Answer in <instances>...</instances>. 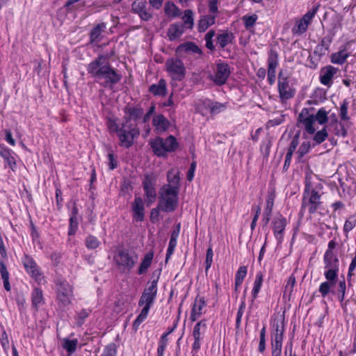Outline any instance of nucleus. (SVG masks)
<instances>
[{
	"mask_svg": "<svg viewBox=\"0 0 356 356\" xmlns=\"http://www.w3.org/2000/svg\"><path fill=\"white\" fill-rule=\"evenodd\" d=\"M277 90L282 103L293 98L296 88L290 84V76L286 70L281 69L278 73Z\"/></svg>",
	"mask_w": 356,
	"mask_h": 356,
	"instance_id": "nucleus-1",
	"label": "nucleus"
},
{
	"mask_svg": "<svg viewBox=\"0 0 356 356\" xmlns=\"http://www.w3.org/2000/svg\"><path fill=\"white\" fill-rule=\"evenodd\" d=\"M151 148L158 156H165L168 152H175L178 147L177 139L169 136L165 139L157 137L150 142Z\"/></svg>",
	"mask_w": 356,
	"mask_h": 356,
	"instance_id": "nucleus-2",
	"label": "nucleus"
},
{
	"mask_svg": "<svg viewBox=\"0 0 356 356\" xmlns=\"http://www.w3.org/2000/svg\"><path fill=\"white\" fill-rule=\"evenodd\" d=\"M179 192L161 188L159 191L158 205L161 211L171 213L175 211L179 202Z\"/></svg>",
	"mask_w": 356,
	"mask_h": 356,
	"instance_id": "nucleus-3",
	"label": "nucleus"
},
{
	"mask_svg": "<svg viewBox=\"0 0 356 356\" xmlns=\"http://www.w3.org/2000/svg\"><path fill=\"white\" fill-rule=\"evenodd\" d=\"M321 195L315 189H310V184H306L301 206V211L307 209L310 214L314 213L321 207Z\"/></svg>",
	"mask_w": 356,
	"mask_h": 356,
	"instance_id": "nucleus-4",
	"label": "nucleus"
},
{
	"mask_svg": "<svg viewBox=\"0 0 356 356\" xmlns=\"http://www.w3.org/2000/svg\"><path fill=\"white\" fill-rule=\"evenodd\" d=\"M140 135L138 124H128L123 122L121 124L118 136L120 140V145L124 148H129L134 143V140Z\"/></svg>",
	"mask_w": 356,
	"mask_h": 356,
	"instance_id": "nucleus-5",
	"label": "nucleus"
},
{
	"mask_svg": "<svg viewBox=\"0 0 356 356\" xmlns=\"http://www.w3.org/2000/svg\"><path fill=\"white\" fill-rule=\"evenodd\" d=\"M324 276L327 280L333 282L337 280L339 270V260L337 254L330 253L324 254L323 256Z\"/></svg>",
	"mask_w": 356,
	"mask_h": 356,
	"instance_id": "nucleus-6",
	"label": "nucleus"
},
{
	"mask_svg": "<svg viewBox=\"0 0 356 356\" xmlns=\"http://www.w3.org/2000/svg\"><path fill=\"white\" fill-rule=\"evenodd\" d=\"M165 69L169 76L175 81H181L186 75V67L178 58H170L165 62Z\"/></svg>",
	"mask_w": 356,
	"mask_h": 356,
	"instance_id": "nucleus-7",
	"label": "nucleus"
},
{
	"mask_svg": "<svg viewBox=\"0 0 356 356\" xmlns=\"http://www.w3.org/2000/svg\"><path fill=\"white\" fill-rule=\"evenodd\" d=\"M318 7V6H314L300 19H296V24L291 29L293 35H300L307 31L309 25L317 13Z\"/></svg>",
	"mask_w": 356,
	"mask_h": 356,
	"instance_id": "nucleus-8",
	"label": "nucleus"
},
{
	"mask_svg": "<svg viewBox=\"0 0 356 356\" xmlns=\"http://www.w3.org/2000/svg\"><path fill=\"white\" fill-rule=\"evenodd\" d=\"M156 297V296L147 294V293H142L138 301V305L144 307L134 322L133 327L135 329H137L138 327L147 318L150 307L154 302Z\"/></svg>",
	"mask_w": 356,
	"mask_h": 356,
	"instance_id": "nucleus-9",
	"label": "nucleus"
},
{
	"mask_svg": "<svg viewBox=\"0 0 356 356\" xmlns=\"http://www.w3.org/2000/svg\"><path fill=\"white\" fill-rule=\"evenodd\" d=\"M356 49V42L354 40L349 41L340 47L339 51L333 53L330 56V60L333 64L343 65L347 58L353 55L354 50Z\"/></svg>",
	"mask_w": 356,
	"mask_h": 356,
	"instance_id": "nucleus-10",
	"label": "nucleus"
},
{
	"mask_svg": "<svg viewBox=\"0 0 356 356\" xmlns=\"http://www.w3.org/2000/svg\"><path fill=\"white\" fill-rule=\"evenodd\" d=\"M122 79V76L106 63L103 66V70L98 74L96 79L98 81L104 80L103 86L104 87L112 88L113 85L118 83Z\"/></svg>",
	"mask_w": 356,
	"mask_h": 356,
	"instance_id": "nucleus-11",
	"label": "nucleus"
},
{
	"mask_svg": "<svg viewBox=\"0 0 356 356\" xmlns=\"http://www.w3.org/2000/svg\"><path fill=\"white\" fill-rule=\"evenodd\" d=\"M137 259L136 255L124 249L119 250L115 256V261L118 266L127 271H129L135 266Z\"/></svg>",
	"mask_w": 356,
	"mask_h": 356,
	"instance_id": "nucleus-12",
	"label": "nucleus"
},
{
	"mask_svg": "<svg viewBox=\"0 0 356 356\" xmlns=\"http://www.w3.org/2000/svg\"><path fill=\"white\" fill-rule=\"evenodd\" d=\"M230 74L229 65L225 62L219 60L216 63L214 74L210 75L209 78L216 85L222 86L227 82Z\"/></svg>",
	"mask_w": 356,
	"mask_h": 356,
	"instance_id": "nucleus-13",
	"label": "nucleus"
},
{
	"mask_svg": "<svg viewBox=\"0 0 356 356\" xmlns=\"http://www.w3.org/2000/svg\"><path fill=\"white\" fill-rule=\"evenodd\" d=\"M142 185L146 197V204L149 206L156 199V179L150 175H145Z\"/></svg>",
	"mask_w": 356,
	"mask_h": 356,
	"instance_id": "nucleus-14",
	"label": "nucleus"
},
{
	"mask_svg": "<svg viewBox=\"0 0 356 356\" xmlns=\"http://www.w3.org/2000/svg\"><path fill=\"white\" fill-rule=\"evenodd\" d=\"M22 263L26 271L35 281L40 282L44 279L39 267L32 257L26 254L22 260Z\"/></svg>",
	"mask_w": 356,
	"mask_h": 356,
	"instance_id": "nucleus-15",
	"label": "nucleus"
},
{
	"mask_svg": "<svg viewBox=\"0 0 356 356\" xmlns=\"http://www.w3.org/2000/svg\"><path fill=\"white\" fill-rule=\"evenodd\" d=\"M132 11L138 14L144 21H149L152 18V10L147 8V2L143 0H136L131 4Z\"/></svg>",
	"mask_w": 356,
	"mask_h": 356,
	"instance_id": "nucleus-16",
	"label": "nucleus"
},
{
	"mask_svg": "<svg viewBox=\"0 0 356 356\" xmlns=\"http://www.w3.org/2000/svg\"><path fill=\"white\" fill-rule=\"evenodd\" d=\"M286 224V219L282 215L274 218L272 221V229L278 243H281L284 238V230Z\"/></svg>",
	"mask_w": 356,
	"mask_h": 356,
	"instance_id": "nucleus-17",
	"label": "nucleus"
},
{
	"mask_svg": "<svg viewBox=\"0 0 356 356\" xmlns=\"http://www.w3.org/2000/svg\"><path fill=\"white\" fill-rule=\"evenodd\" d=\"M56 301L60 309L64 310L67 305V284L65 280L57 279L55 281Z\"/></svg>",
	"mask_w": 356,
	"mask_h": 356,
	"instance_id": "nucleus-18",
	"label": "nucleus"
},
{
	"mask_svg": "<svg viewBox=\"0 0 356 356\" xmlns=\"http://www.w3.org/2000/svg\"><path fill=\"white\" fill-rule=\"evenodd\" d=\"M123 122L128 124H137L136 121L143 116L144 111L140 106H126Z\"/></svg>",
	"mask_w": 356,
	"mask_h": 356,
	"instance_id": "nucleus-19",
	"label": "nucleus"
},
{
	"mask_svg": "<svg viewBox=\"0 0 356 356\" xmlns=\"http://www.w3.org/2000/svg\"><path fill=\"white\" fill-rule=\"evenodd\" d=\"M167 179L168 184L163 186L161 188L166 190H170L172 191H177V192H179L180 188V177L179 170L175 168H171L168 172Z\"/></svg>",
	"mask_w": 356,
	"mask_h": 356,
	"instance_id": "nucleus-20",
	"label": "nucleus"
},
{
	"mask_svg": "<svg viewBox=\"0 0 356 356\" xmlns=\"http://www.w3.org/2000/svg\"><path fill=\"white\" fill-rule=\"evenodd\" d=\"M284 332V318H276L273 319L271 325L270 337L271 341H283Z\"/></svg>",
	"mask_w": 356,
	"mask_h": 356,
	"instance_id": "nucleus-21",
	"label": "nucleus"
},
{
	"mask_svg": "<svg viewBox=\"0 0 356 356\" xmlns=\"http://www.w3.org/2000/svg\"><path fill=\"white\" fill-rule=\"evenodd\" d=\"M338 71L339 70L332 65L323 67L320 72V82L323 85L330 88L332 84V78Z\"/></svg>",
	"mask_w": 356,
	"mask_h": 356,
	"instance_id": "nucleus-22",
	"label": "nucleus"
},
{
	"mask_svg": "<svg viewBox=\"0 0 356 356\" xmlns=\"http://www.w3.org/2000/svg\"><path fill=\"white\" fill-rule=\"evenodd\" d=\"M144 202L140 197H136L132 204L133 218L137 222H142L144 220Z\"/></svg>",
	"mask_w": 356,
	"mask_h": 356,
	"instance_id": "nucleus-23",
	"label": "nucleus"
},
{
	"mask_svg": "<svg viewBox=\"0 0 356 356\" xmlns=\"http://www.w3.org/2000/svg\"><path fill=\"white\" fill-rule=\"evenodd\" d=\"M305 112L306 114L308 113V111L307 108H304L298 117V121L303 124L305 131L309 134H314L315 133V128L314 127V123L315 122V119L314 118V115H309L307 117H305Z\"/></svg>",
	"mask_w": 356,
	"mask_h": 356,
	"instance_id": "nucleus-24",
	"label": "nucleus"
},
{
	"mask_svg": "<svg viewBox=\"0 0 356 356\" xmlns=\"http://www.w3.org/2000/svg\"><path fill=\"white\" fill-rule=\"evenodd\" d=\"M206 306V302L203 297L197 296L193 303V309L191 313L190 319L191 321H195L202 314V309Z\"/></svg>",
	"mask_w": 356,
	"mask_h": 356,
	"instance_id": "nucleus-25",
	"label": "nucleus"
},
{
	"mask_svg": "<svg viewBox=\"0 0 356 356\" xmlns=\"http://www.w3.org/2000/svg\"><path fill=\"white\" fill-rule=\"evenodd\" d=\"M278 65L277 53L271 49L268 58V70L267 75L276 76V68Z\"/></svg>",
	"mask_w": 356,
	"mask_h": 356,
	"instance_id": "nucleus-26",
	"label": "nucleus"
},
{
	"mask_svg": "<svg viewBox=\"0 0 356 356\" xmlns=\"http://www.w3.org/2000/svg\"><path fill=\"white\" fill-rule=\"evenodd\" d=\"M153 126L159 132L165 131L170 126V122L164 115L159 114L155 115L152 120Z\"/></svg>",
	"mask_w": 356,
	"mask_h": 356,
	"instance_id": "nucleus-27",
	"label": "nucleus"
},
{
	"mask_svg": "<svg viewBox=\"0 0 356 356\" xmlns=\"http://www.w3.org/2000/svg\"><path fill=\"white\" fill-rule=\"evenodd\" d=\"M31 302L34 310L38 312L40 306L44 302L42 289L37 287L34 288L31 293Z\"/></svg>",
	"mask_w": 356,
	"mask_h": 356,
	"instance_id": "nucleus-28",
	"label": "nucleus"
},
{
	"mask_svg": "<svg viewBox=\"0 0 356 356\" xmlns=\"http://www.w3.org/2000/svg\"><path fill=\"white\" fill-rule=\"evenodd\" d=\"M103 60H105L104 56H99L88 65V72L95 79H97L98 74L103 70V66L104 65H103V62H102Z\"/></svg>",
	"mask_w": 356,
	"mask_h": 356,
	"instance_id": "nucleus-29",
	"label": "nucleus"
},
{
	"mask_svg": "<svg viewBox=\"0 0 356 356\" xmlns=\"http://www.w3.org/2000/svg\"><path fill=\"white\" fill-rule=\"evenodd\" d=\"M177 52L185 51L191 54H197L202 55L201 49L194 42H188L179 45L176 50Z\"/></svg>",
	"mask_w": 356,
	"mask_h": 356,
	"instance_id": "nucleus-30",
	"label": "nucleus"
},
{
	"mask_svg": "<svg viewBox=\"0 0 356 356\" xmlns=\"http://www.w3.org/2000/svg\"><path fill=\"white\" fill-rule=\"evenodd\" d=\"M184 33V27L181 24L175 23L170 24L168 29V36L170 40H175L179 38Z\"/></svg>",
	"mask_w": 356,
	"mask_h": 356,
	"instance_id": "nucleus-31",
	"label": "nucleus"
},
{
	"mask_svg": "<svg viewBox=\"0 0 356 356\" xmlns=\"http://www.w3.org/2000/svg\"><path fill=\"white\" fill-rule=\"evenodd\" d=\"M106 29V24L102 22L95 26L90 31V39L91 42H99L102 39V34Z\"/></svg>",
	"mask_w": 356,
	"mask_h": 356,
	"instance_id": "nucleus-32",
	"label": "nucleus"
},
{
	"mask_svg": "<svg viewBox=\"0 0 356 356\" xmlns=\"http://www.w3.org/2000/svg\"><path fill=\"white\" fill-rule=\"evenodd\" d=\"M216 16L207 15L201 17L198 22V31L204 32L210 26L215 23Z\"/></svg>",
	"mask_w": 356,
	"mask_h": 356,
	"instance_id": "nucleus-33",
	"label": "nucleus"
},
{
	"mask_svg": "<svg viewBox=\"0 0 356 356\" xmlns=\"http://www.w3.org/2000/svg\"><path fill=\"white\" fill-rule=\"evenodd\" d=\"M234 35L231 32H224L217 36V43L220 47L224 49L228 44L232 43Z\"/></svg>",
	"mask_w": 356,
	"mask_h": 356,
	"instance_id": "nucleus-34",
	"label": "nucleus"
},
{
	"mask_svg": "<svg viewBox=\"0 0 356 356\" xmlns=\"http://www.w3.org/2000/svg\"><path fill=\"white\" fill-rule=\"evenodd\" d=\"M149 91L154 95H165L166 93V83L164 79H160L157 84H152Z\"/></svg>",
	"mask_w": 356,
	"mask_h": 356,
	"instance_id": "nucleus-35",
	"label": "nucleus"
},
{
	"mask_svg": "<svg viewBox=\"0 0 356 356\" xmlns=\"http://www.w3.org/2000/svg\"><path fill=\"white\" fill-rule=\"evenodd\" d=\"M153 257H154L153 252H149L145 255V257L138 268V273L139 275L144 274L147 272V269L149 268V267L150 266V265L152 264Z\"/></svg>",
	"mask_w": 356,
	"mask_h": 356,
	"instance_id": "nucleus-36",
	"label": "nucleus"
},
{
	"mask_svg": "<svg viewBox=\"0 0 356 356\" xmlns=\"http://www.w3.org/2000/svg\"><path fill=\"white\" fill-rule=\"evenodd\" d=\"M296 284V278L293 275H291L286 282L284 287L283 298H287L289 300L291 299L292 293L293 292V288Z\"/></svg>",
	"mask_w": 356,
	"mask_h": 356,
	"instance_id": "nucleus-37",
	"label": "nucleus"
},
{
	"mask_svg": "<svg viewBox=\"0 0 356 356\" xmlns=\"http://www.w3.org/2000/svg\"><path fill=\"white\" fill-rule=\"evenodd\" d=\"M263 283V274L259 272L256 275L254 286L252 289V301L257 297Z\"/></svg>",
	"mask_w": 356,
	"mask_h": 356,
	"instance_id": "nucleus-38",
	"label": "nucleus"
},
{
	"mask_svg": "<svg viewBox=\"0 0 356 356\" xmlns=\"http://www.w3.org/2000/svg\"><path fill=\"white\" fill-rule=\"evenodd\" d=\"M184 24L183 27L191 29L194 24L193 13L191 10H186L184 15L182 17Z\"/></svg>",
	"mask_w": 356,
	"mask_h": 356,
	"instance_id": "nucleus-39",
	"label": "nucleus"
},
{
	"mask_svg": "<svg viewBox=\"0 0 356 356\" xmlns=\"http://www.w3.org/2000/svg\"><path fill=\"white\" fill-rule=\"evenodd\" d=\"M328 112L324 108L318 109L316 115H314L315 122L317 121L320 124H324L328 121Z\"/></svg>",
	"mask_w": 356,
	"mask_h": 356,
	"instance_id": "nucleus-40",
	"label": "nucleus"
},
{
	"mask_svg": "<svg viewBox=\"0 0 356 356\" xmlns=\"http://www.w3.org/2000/svg\"><path fill=\"white\" fill-rule=\"evenodd\" d=\"M336 281L330 282L327 280L321 284L318 290L323 298H325L330 293L331 286L336 284Z\"/></svg>",
	"mask_w": 356,
	"mask_h": 356,
	"instance_id": "nucleus-41",
	"label": "nucleus"
},
{
	"mask_svg": "<svg viewBox=\"0 0 356 356\" xmlns=\"http://www.w3.org/2000/svg\"><path fill=\"white\" fill-rule=\"evenodd\" d=\"M0 155L4 159L6 163L12 167L13 165L15 164V159L12 156L10 151L8 149L1 148Z\"/></svg>",
	"mask_w": 356,
	"mask_h": 356,
	"instance_id": "nucleus-42",
	"label": "nucleus"
},
{
	"mask_svg": "<svg viewBox=\"0 0 356 356\" xmlns=\"http://www.w3.org/2000/svg\"><path fill=\"white\" fill-rule=\"evenodd\" d=\"M206 326L207 323L205 320L200 321L195 325L193 331V336L194 339L201 338V330L202 329V331L204 332L205 330Z\"/></svg>",
	"mask_w": 356,
	"mask_h": 356,
	"instance_id": "nucleus-43",
	"label": "nucleus"
},
{
	"mask_svg": "<svg viewBox=\"0 0 356 356\" xmlns=\"http://www.w3.org/2000/svg\"><path fill=\"white\" fill-rule=\"evenodd\" d=\"M81 217L70 216V229L68 230V235H73L76 233L79 221Z\"/></svg>",
	"mask_w": 356,
	"mask_h": 356,
	"instance_id": "nucleus-44",
	"label": "nucleus"
},
{
	"mask_svg": "<svg viewBox=\"0 0 356 356\" xmlns=\"http://www.w3.org/2000/svg\"><path fill=\"white\" fill-rule=\"evenodd\" d=\"M159 277L147 283V286L144 289L143 293L156 296L157 295V283Z\"/></svg>",
	"mask_w": 356,
	"mask_h": 356,
	"instance_id": "nucleus-45",
	"label": "nucleus"
},
{
	"mask_svg": "<svg viewBox=\"0 0 356 356\" xmlns=\"http://www.w3.org/2000/svg\"><path fill=\"white\" fill-rule=\"evenodd\" d=\"M165 12L168 15L176 17L179 15L180 10L174 3L167 2L165 6Z\"/></svg>",
	"mask_w": 356,
	"mask_h": 356,
	"instance_id": "nucleus-46",
	"label": "nucleus"
},
{
	"mask_svg": "<svg viewBox=\"0 0 356 356\" xmlns=\"http://www.w3.org/2000/svg\"><path fill=\"white\" fill-rule=\"evenodd\" d=\"M327 136L328 134L325 127L315 134L314 136V140L315 141L316 144L319 145L325 141Z\"/></svg>",
	"mask_w": 356,
	"mask_h": 356,
	"instance_id": "nucleus-47",
	"label": "nucleus"
},
{
	"mask_svg": "<svg viewBox=\"0 0 356 356\" xmlns=\"http://www.w3.org/2000/svg\"><path fill=\"white\" fill-rule=\"evenodd\" d=\"M310 147L311 145L309 141H305L301 144L297 151L298 161H300L301 159L309 151Z\"/></svg>",
	"mask_w": 356,
	"mask_h": 356,
	"instance_id": "nucleus-48",
	"label": "nucleus"
},
{
	"mask_svg": "<svg viewBox=\"0 0 356 356\" xmlns=\"http://www.w3.org/2000/svg\"><path fill=\"white\" fill-rule=\"evenodd\" d=\"M272 356H282V341H271Z\"/></svg>",
	"mask_w": 356,
	"mask_h": 356,
	"instance_id": "nucleus-49",
	"label": "nucleus"
},
{
	"mask_svg": "<svg viewBox=\"0 0 356 356\" xmlns=\"http://www.w3.org/2000/svg\"><path fill=\"white\" fill-rule=\"evenodd\" d=\"M99 241L94 236L90 235L86 238L85 244L88 249H95L99 245Z\"/></svg>",
	"mask_w": 356,
	"mask_h": 356,
	"instance_id": "nucleus-50",
	"label": "nucleus"
},
{
	"mask_svg": "<svg viewBox=\"0 0 356 356\" xmlns=\"http://www.w3.org/2000/svg\"><path fill=\"white\" fill-rule=\"evenodd\" d=\"M348 102L347 99H344L341 105L339 110L340 118L342 120L347 121L350 119L349 116L348 115Z\"/></svg>",
	"mask_w": 356,
	"mask_h": 356,
	"instance_id": "nucleus-51",
	"label": "nucleus"
},
{
	"mask_svg": "<svg viewBox=\"0 0 356 356\" xmlns=\"http://www.w3.org/2000/svg\"><path fill=\"white\" fill-rule=\"evenodd\" d=\"M257 18V15L255 14L252 15L250 16H243V20L244 21V25L245 29L248 30L250 28H252L254 25Z\"/></svg>",
	"mask_w": 356,
	"mask_h": 356,
	"instance_id": "nucleus-52",
	"label": "nucleus"
},
{
	"mask_svg": "<svg viewBox=\"0 0 356 356\" xmlns=\"http://www.w3.org/2000/svg\"><path fill=\"white\" fill-rule=\"evenodd\" d=\"M275 197V194L274 192L271 193L268 195L267 200H266V206L264 211L265 214H269L272 213L273 204H274V200Z\"/></svg>",
	"mask_w": 356,
	"mask_h": 356,
	"instance_id": "nucleus-53",
	"label": "nucleus"
},
{
	"mask_svg": "<svg viewBox=\"0 0 356 356\" xmlns=\"http://www.w3.org/2000/svg\"><path fill=\"white\" fill-rule=\"evenodd\" d=\"M247 275V267L245 266H241L236 274L235 276V280L238 282V284L239 283H242L244 278Z\"/></svg>",
	"mask_w": 356,
	"mask_h": 356,
	"instance_id": "nucleus-54",
	"label": "nucleus"
},
{
	"mask_svg": "<svg viewBox=\"0 0 356 356\" xmlns=\"http://www.w3.org/2000/svg\"><path fill=\"white\" fill-rule=\"evenodd\" d=\"M115 355L116 346L115 343H111L105 347L102 356H115Z\"/></svg>",
	"mask_w": 356,
	"mask_h": 356,
	"instance_id": "nucleus-55",
	"label": "nucleus"
},
{
	"mask_svg": "<svg viewBox=\"0 0 356 356\" xmlns=\"http://www.w3.org/2000/svg\"><path fill=\"white\" fill-rule=\"evenodd\" d=\"M215 35V31L213 30H210L206 35H205V40H206V47L210 50L214 49V45L213 44V37Z\"/></svg>",
	"mask_w": 356,
	"mask_h": 356,
	"instance_id": "nucleus-56",
	"label": "nucleus"
},
{
	"mask_svg": "<svg viewBox=\"0 0 356 356\" xmlns=\"http://www.w3.org/2000/svg\"><path fill=\"white\" fill-rule=\"evenodd\" d=\"M334 34L327 35L321 39V43L318 44L325 49L329 51L330 46L332 42Z\"/></svg>",
	"mask_w": 356,
	"mask_h": 356,
	"instance_id": "nucleus-57",
	"label": "nucleus"
},
{
	"mask_svg": "<svg viewBox=\"0 0 356 356\" xmlns=\"http://www.w3.org/2000/svg\"><path fill=\"white\" fill-rule=\"evenodd\" d=\"M298 144H299V134H297L293 136V138L290 143L289 147L287 151V154H293L294 153V152L296 151Z\"/></svg>",
	"mask_w": 356,
	"mask_h": 356,
	"instance_id": "nucleus-58",
	"label": "nucleus"
},
{
	"mask_svg": "<svg viewBox=\"0 0 356 356\" xmlns=\"http://www.w3.org/2000/svg\"><path fill=\"white\" fill-rule=\"evenodd\" d=\"M212 114H217L225 108L224 104L218 102H212L209 105Z\"/></svg>",
	"mask_w": 356,
	"mask_h": 356,
	"instance_id": "nucleus-59",
	"label": "nucleus"
},
{
	"mask_svg": "<svg viewBox=\"0 0 356 356\" xmlns=\"http://www.w3.org/2000/svg\"><path fill=\"white\" fill-rule=\"evenodd\" d=\"M213 252L212 248L210 247L207 250V254H206V261H205V270L206 272L208 271L209 268L211 267L212 262H213Z\"/></svg>",
	"mask_w": 356,
	"mask_h": 356,
	"instance_id": "nucleus-60",
	"label": "nucleus"
},
{
	"mask_svg": "<svg viewBox=\"0 0 356 356\" xmlns=\"http://www.w3.org/2000/svg\"><path fill=\"white\" fill-rule=\"evenodd\" d=\"M334 134L338 136L346 137L347 136V130L342 123H337L334 128Z\"/></svg>",
	"mask_w": 356,
	"mask_h": 356,
	"instance_id": "nucleus-61",
	"label": "nucleus"
},
{
	"mask_svg": "<svg viewBox=\"0 0 356 356\" xmlns=\"http://www.w3.org/2000/svg\"><path fill=\"white\" fill-rule=\"evenodd\" d=\"M177 241L174 239H170L168 248L167 250L166 257H165V262H168V259L170 258L171 255L173 254L175 248L177 245Z\"/></svg>",
	"mask_w": 356,
	"mask_h": 356,
	"instance_id": "nucleus-62",
	"label": "nucleus"
},
{
	"mask_svg": "<svg viewBox=\"0 0 356 356\" xmlns=\"http://www.w3.org/2000/svg\"><path fill=\"white\" fill-rule=\"evenodd\" d=\"M79 346V341L76 339H68V356L74 353Z\"/></svg>",
	"mask_w": 356,
	"mask_h": 356,
	"instance_id": "nucleus-63",
	"label": "nucleus"
},
{
	"mask_svg": "<svg viewBox=\"0 0 356 356\" xmlns=\"http://www.w3.org/2000/svg\"><path fill=\"white\" fill-rule=\"evenodd\" d=\"M0 341L3 348L6 350L8 348L9 340L8 334L5 330L0 334Z\"/></svg>",
	"mask_w": 356,
	"mask_h": 356,
	"instance_id": "nucleus-64",
	"label": "nucleus"
}]
</instances>
